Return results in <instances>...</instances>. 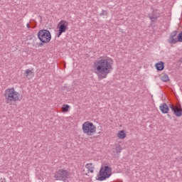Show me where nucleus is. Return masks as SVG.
I'll return each instance as SVG.
<instances>
[{
    "mask_svg": "<svg viewBox=\"0 0 182 182\" xmlns=\"http://www.w3.org/2000/svg\"><path fill=\"white\" fill-rule=\"evenodd\" d=\"M118 139H126V133L124 132V130L119 131L117 134Z\"/></svg>",
    "mask_w": 182,
    "mask_h": 182,
    "instance_id": "obj_13",
    "label": "nucleus"
},
{
    "mask_svg": "<svg viewBox=\"0 0 182 182\" xmlns=\"http://www.w3.org/2000/svg\"><path fill=\"white\" fill-rule=\"evenodd\" d=\"M155 68L158 71L164 70V63L163 61H161L159 63H156Z\"/></svg>",
    "mask_w": 182,
    "mask_h": 182,
    "instance_id": "obj_12",
    "label": "nucleus"
},
{
    "mask_svg": "<svg viewBox=\"0 0 182 182\" xmlns=\"http://www.w3.org/2000/svg\"><path fill=\"white\" fill-rule=\"evenodd\" d=\"M178 42H182V31L178 35Z\"/></svg>",
    "mask_w": 182,
    "mask_h": 182,
    "instance_id": "obj_19",
    "label": "nucleus"
},
{
    "mask_svg": "<svg viewBox=\"0 0 182 182\" xmlns=\"http://www.w3.org/2000/svg\"><path fill=\"white\" fill-rule=\"evenodd\" d=\"M0 39H1V35H0Z\"/></svg>",
    "mask_w": 182,
    "mask_h": 182,
    "instance_id": "obj_22",
    "label": "nucleus"
},
{
    "mask_svg": "<svg viewBox=\"0 0 182 182\" xmlns=\"http://www.w3.org/2000/svg\"><path fill=\"white\" fill-rule=\"evenodd\" d=\"M32 73H33L31 70H26L25 73H23L25 77H28L29 75H32Z\"/></svg>",
    "mask_w": 182,
    "mask_h": 182,
    "instance_id": "obj_17",
    "label": "nucleus"
},
{
    "mask_svg": "<svg viewBox=\"0 0 182 182\" xmlns=\"http://www.w3.org/2000/svg\"><path fill=\"white\" fill-rule=\"evenodd\" d=\"M68 25H69L68 21H63V20H62L58 23V28L59 30H58V33L57 34L58 38H60L62 33H65V32H66V31L68 30Z\"/></svg>",
    "mask_w": 182,
    "mask_h": 182,
    "instance_id": "obj_7",
    "label": "nucleus"
},
{
    "mask_svg": "<svg viewBox=\"0 0 182 182\" xmlns=\"http://www.w3.org/2000/svg\"><path fill=\"white\" fill-rule=\"evenodd\" d=\"M0 182H6V179H5V178H1Z\"/></svg>",
    "mask_w": 182,
    "mask_h": 182,
    "instance_id": "obj_20",
    "label": "nucleus"
},
{
    "mask_svg": "<svg viewBox=\"0 0 182 182\" xmlns=\"http://www.w3.org/2000/svg\"><path fill=\"white\" fill-rule=\"evenodd\" d=\"M169 107L172 112H173L175 116L176 117H181L182 116V108L181 105H178L177 107L173 105H169Z\"/></svg>",
    "mask_w": 182,
    "mask_h": 182,
    "instance_id": "obj_8",
    "label": "nucleus"
},
{
    "mask_svg": "<svg viewBox=\"0 0 182 182\" xmlns=\"http://www.w3.org/2000/svg\"><path fill=\"white\" fill-rule=\"evenodd\" d=\"M168 41V43H171L172 45H175V43H177L178 42V36H177V31H174L171 33Z\"/></svg>",
    "mask_w": 182,
    "mask_h": 182,
    "instance_id": "obj_9",
    "label": "nucleus"
},
{
    "mask_svg": "<svg viewBox=\"0 0 182 182\" xmlns=\"http://www.w3.org/2000/svg\"><path fill=\"white\" fill-rule=\"evenodd\" d=\"M82 132L87 136H92L96 133V126L93 123L87 121L82 124Z\"/></svg>",
    "mask_w": 182,
    "mask_h": 182,
    "instance_id": "obj_5",
    "label": "nucleus"
},
{
    "mask_svg": "<svg viewBox=\"0 0 182 182\" xmlns=\"http://www.w3.org/2000/svg\"><path fill=\"white\" fill-rule=\"evenodd\" d=\"M26 26H27V28H28V29L31 28V26L29 25V23H27V24H26Z\"/></svg>",
    "mask_w": 182,
    "mask_h": 182,
    "instance_id": "obj_21",
    "label": "nucleus"
},
{
    "mask_svg": "<svg viewBox=\"0 0 182 182\" xmlns=\"http://www.w3.org/2000/svg\"><path fill=\"white\" fill-rule=\"evenodd\" d=\"M159 109L164 114H167V113H168V110H170V109L168 108V105H167V104L166 103L161 104L159 106Z\"/></svg>",
    "mask_w": 182,
    "mask_h": 182,
    "instance_id": "obj_11",
    "label": "nucleus"
},
{
    "mask_svg": "<svg viewBox=\"0 0 182 182\" xmlns=\"http://www.w3.org/2000/svg\"><path fill=\"white\" fill-rule=\"evenodd\" d=\"M70 177V173L68 170L60 169L55 174V178L63 181H66Z\"/></svg>",
    "mask_w": 182,
    "mask_h": 182,
    "instance_id": "obj_6",
    "label": "nucleus"
},
{
    "mask_svg": "<svg viewBox=\"0 0 182 182\" xmlns=\"http://www.w3.org/2000/svg\"><path fill=\"white\" fill-rule=\"evenodd\" d=\"M4 97L6 103H12V102H17V100H22V97L19 96V92L15 91L14 88H9L5 90Z\"/></svg>",
    "mask_w": 182,
    "mask_h": 182,
    "instance_id": "obj_2",
    "label": "nucleus"
},
{
    "mask_svg": "<svg viewBox=\"0 0 182 182\" xmlns=\"http://www.w3.org/2000/svg\"><path fill=\"white\" fill-rule=\"evenodd\" d=\"M161 80L162 82H168L170 80V78L168 77V75L167 74H164L161 77Z\"/></svg>",
    "mask_w": 182,
    "mask_h": 182,
    "instance_id": "obj_15",
    "label": "nucleus"
},
{
    "mask_svg": "<svg viewBox=\"0 0 182 182\" xmlns=\"http://www.w3.org/2000/svg\"><path fill=\"white\" fill-rule=\"evenodd\" d=\"M37 36L39 41H41V42L38 43V48H42V46H43V43H49L50 42V39H52L50 31L45 29L40 30L37 33Z\"/></svg>",
    "mask_w": 182,
    "mask_h": 182,
    "instance_id": "obj_3",
    "label": "nucleus"
},
{
    "mask_svg": "<svg viewBox=\"0 0 182 182\" xmlns=\"http://www.w3.org/2000/svg\"><path fill=\"white\" fill-rule=\"evenodd\" d=\"M160 16V14L157 11H153L151 14H149V18L151 19V22H156L157 18Z\"/></svg>",
    "mask_w": 182,
    "mask_h": 182,
    "instance_id": "obj_10",
    "label": "nucleus"
},
{
    "mask_svg": "<svg viewBox=\"0 0 182 182\" xmlns=\"http://www.w3.org/2000/svg\"><path fill=\"white\" fill-rule=\"evenodd\" d=\"M86 168H87L88 171H90V173H93L95 170V166H93V164L90 163V164H87L85 166Z\"/></svg>",
    "mask_w": 182,
    "mask_h": 182,
    "instance_id": "obj_14",
    "label": "nucleus"
},
{
    "mask_svg": "<svg viewBox=\"0 0 182 182\" xmlns=\"http://www.w3.org/2000/svg\"><path fill=\"white\" fill-rule=\"evenodd\" d=\"M69 105H63L62 107V110L64 113H66V112H69Z\"/></svg>",
    "mask_w": 182,
    "mask_h": 182,
    "instance_id": "obj_16",
    "label": "nucleus"
},
{
    "mask_svg": "<svg viewBox=\"0 0 182 182\" xmlns=\"http://www.w3.org/2000/svg\"><path fill=\"white\" fill-rule=\"evenodd\" d=\"M112 168L109 166H105L101 167L100 170V173L97 175V178H96V180L98 181H105L106 178H109L110 176H112Z\"/></svg>",
    "mask_w": 182,
    "mask_h": 182,
    "instance_id": "obj_4",
    "label": "nucleus"
},
{
    "mask_svg": "<svg viewBox=\"0 0 182 182\" xmlns=\"http://www.w3.org/2000/svg\"><path fill=\"white\" fill-rule=\"evenodd\" d=\"M115 150L116 153L119 154V153H121L122 150H123V147L121 145H118L117 146H116Z\"/></svg>",
    "mask_w": 182,
    "mask_h": 182,
    "instance_id": "obj_18",
    "label": "nucleus"
},
{
    "mask_svg": "<svg viewBox=\"0 0 182 182\" xmlns=\"http://www.w3.org/2000/svg\"><path fill=\"white\" fill-rule=\"evenodd\" d=\"M94 68L96 69V75H97L98 79H106L107 75L110 73L111 70H113V65L109 60V58H103L97 60L94 63Z\"/></svg>",
    "mask_w": 182,
    "mask_h": 182,
    "instance_id": "obj_1",
    "label": "nucleus"
}]
</instances>
